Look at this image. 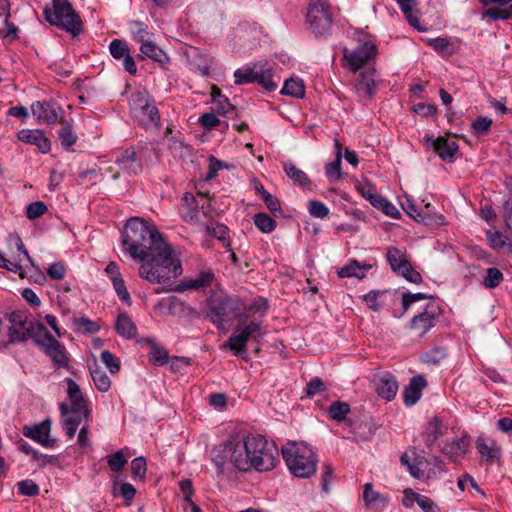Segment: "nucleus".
Listing matches in <instances>:
<instances>
[{
  "mask_svg": "<svg viewBox=\"0 0 512 512\" xmlns=\"http://www.w3.org/2000/svg\"><path fill=\"white\" fill-rule=\"evenodd\" d=\"M376 209L382 211L385 215L394 219H399L401 215L396 206L384 197L381 198Z\"/></svg>",
  "mask_w": 512,
  "mask_h": 512,
  "instance_id": "69168bd1",
  "label": "nucleus"
},
{
  "mask_svg": "<svg viewBox=\"0 0 512 512\" xmlns=\"http://www.w3.org/2000/svg\"><path fill=\"white\" fill-rule=\"evenodd\" d=\"M100 358L110 373L116 374L120 371V361L109 350L102 351Z\"/></svg>",
  "mask_w": 512,
  "mask_h": 512,
  "instance_id": "13d9d810",
  "label": "nucleus"
},
{
  "mask_svg": "<svg viewBox=\"0 0 512 512\" xmlns=\"http://www.w3.org/2000/svg\"><path fill=\"white\" fill-rule=\"evenodd\" d=\"M32 115L40 124L62 122V109L52 101H36L31 105Z\"/></svg>",
  "mask_w": 512,
  "mask_h": 512,
  "instance_id": "f3484780",
  "label": "nucleus"
},
{
  "mask_svg": "<svg viewBox=\"0 0 512 512\" xmlns=\"http://www.w3.org/2000/svg\"><path fill=\"white\" fill-rule=\"evenodd\" d=\"M424 143L426 146L433 148L442 161L448 163L455 161L459 150V146L455 141L449 140L444 136L434 138L432 135L426 134L424 136Z\"/></svg>",
  "mask_w": 512,
  "mask_h": 512,
  "instance_id": "dca6fc26",
  "label": "nucleus"
},
{
  "mask_svg": "<svg viewBox=\"0 0 512 512\" xmlns=\"http://www.w3.org/2000/svg\"><path fill=\"white\" fill-rule=\"evenodd\" d=\"M308 211L311 216L323 219L328 216L329 208L321 201L311 200L308 203Z\"/></svg>",
  "mask_w": 512,
  "mask_h": 512,
  "instance_id": "bf43d9fd",
  "label": "nucleus"
},
{
  "mask_svg": "<svg viewBox=\"0 0 512 512\" xmlns=\"http://www.w3.org/2000/svg\"><path fill=\"white\" fill-rule=\"evenodd\" d=\"M10 326L8 328V344L26 342L32 339L36 344V339L41 337L47 329L42 323L29 320L24 311H12L8 315Z\"/></svg>",
  "mask_w": 512,
  "mask_h": 512,
  "instance_id": "423d86ee",
  "label": "nucleus"
},
{
  "mask_svg": "<svg viewBox=\"0 0 512 512\" xmlns=\"http://www.w3.org/2000/svg\"><path fill=\"white\" fill-rule=\"evenodd\" d=\"M335 480L334 469L330 464H324L321 472V488L325 493L330 492L329 484Z\"/></svg>",
  "mask_w": 512,
  "mask_h": 512,
  "instance_id": "052dcab7",
  "label": "nucleus"
},
{
  "mask_svg": "<svg viewBox=\"0 0 512 512\" xmlns=\"http://www.w3.org/2000/svg\"><path fill=\"white\" fill-rule=\"evenodd\" d=\"M416 503L423 510V512H440L439 506L429 497L417 494Z\"/></svg>",
  "mask_w": 512,
  "mask_h": 512,
  "instance_id": "338daca9",
  "label": "nucleus"
},
{
  "mask_svg": "<svg viewBox=\"0 0 512 512\" xmlns=\"http://www.w3.org/2000/svg\"><path fill=\"white\" fill-rule=\"evenodd\" d=\"M370 264H360L356 260L350 261L348 264L338 270V276L340 278L355 277L357 279H363L366 276V272L371 269Z\"/></svg>",
  "mask_w": 512,
  "mask_h": 512,
  "instance_id": "2f4dec72",
  "label": "nucleus"
},
{
  "mask_svg": "<svg viewBox=\"0 0 512 512\" xmlns=\"http://www.w3.org/2000/svg\"><path fill=\"white\" fill-rule=\"evenodd\" d=\"M257 66H245L243 68H239L234 72L235 84L242 85L247 83H254L257 74H258Z\"/></svg>",
  "mask_w": 512,
  "mask_h": 512,
  "instance_id": "ea45409f",
  "label": "nucleus"
},
{
  "mask_svg": "<svg viewBox=\"0 0 512 512\" xmlns=\"http://www.w3.org/2000/svg\"><path fill=\"white\" fill-rule=\"evenodd\" d=\"M18 139L24 143L35 145L42 153H48L51 142L41 130L22 129L18 132Z\"/></svg>",
  "mask_w": 512,
  "mask_h": 512,
  "instance_id": "a878e982",
  "label": "nucleus"
},
{
  "mask_svg": "<svg viewBox=\"0 0 512 512\" xmlns=\"http://www.w3.org/2000/svg\"><path fill=\"white\" fill-rule=\"evenodd\" d=\"M400 462L403 466H406L409 473L415 479H420L424 476V471L420 467V463L417 461L411 462L410 457L407 453H404L400 457Z\"/></svg>",
  "mask_w": 512,
  "mask_h": 512,
  "instance_id": "5fc2aeb1",
  "label": "nucleus"
},
{
  "mask_svg": "<svg viewBox=\"0 0 512 512\" xmlns=\"http://www.w3.org/2000/svg\"><path fill=\"white\" fill-rule=\"evenodd\" d=\"M284 171L286 175L294 182V184L299 185L303 188L309 187L311 181L307 174L301 169L297 168L292 163H285L283 165Z\"/></svg>",
  "mask_w": 512,
  "mask_h": 512,
  "instance_id": "f704fd0d",
  "label": "nucleus"
},
{
  "mask_svg": "<svg viewBox=\"0 0 512 512\" xmlns=\"http://www.w3.org/2000/svg\"><path fill=\"white\" fill-rule=\"evenodd\" d=\"M36 345L50 358L57 369L71 370V357L65 345L55 339L47 329L41 337L36 339Z\"/></svg>",
  "mask_w": 512,
  "mask_h": 512,
  "instance_id": "1a4fd4ad",
  "label": "nucleus"
},
{
  "mask_svg": "<svg viewBox=\"0 0 512 512\" xmlns=\"http://www.w3.org/2000/svg\"><path fill=\"white\" fill-rule=\"evenodd\" d=\"M503 218L506 228L512 230V187L503 202Z\"/></svg>",
  "mask_w": 512,
  "mask_h": 512,
  "instance_id": "0e129e2a",
  "label": "nucleus"
},
{
  "mask_svg": "<svg viewBox=\"0 0 512 512\" xmlns=\"http://www.w3.org/2000/svg\"><path fill=\"white\" fill-rule=\"evenodd\" d=\"M503 280V273L496 267H490L486 271V277L483 281V285L485 288L493 289L499 286Z\"/></svg>",
  "mask_w": 512,
  "mask_h": 512,
  "instance_id": "49530a36",
  "label": "nucleus"
},
{
  "mask_svg": "<svg viewBox=\"0 0 512 512\" xmlns=\"http://www.w3.org/2000/svg\"><path fill=\"white\" fill-rule=\"evenodd\" d=\"M142 117H145L149 120L150 123L157 125L160 121L159 110L155 106L154 101L150 100L147 103V106L143 108V110L139 111Z\"/></svg>",
  "mask_w": 512,
  "mask_h": 512,
  "instance_id": "680f3d73",
  "label": "nucleus"
},
{
  "mask_svg": "<svg viewBox=\"0 0 512 512\" xmlns=\"http://www.w3.org/2000/svg\"><path fill=\"white\" fill-rule=\"evenodd\" d=\"M122 251L139 263V275L151 284H167L182 266L161 233L138 217L130 218L122 233Z\"/></svg>",
  "mask_w": 512,
  "mask_h": 512,
  "instance_id": "f257e3e1",
  "label": "nucleus"
},
{
  "mask_svg": "<svg viewBox=\"0 0 512 512\" xmlns=\"http://www.w3.org/2000/svg\"><path fill=\"white\" fill-rule=\"evenodd\" d=\"M6 241L10 250V258H7L4 253L0 251V268L18 273L21 278H24L22 266L23 258H25L32 266H34V262L18 234L10 233L6 238Z\"/></svg>",
  "mask_w": 512,
  "mask_h": 512,
  "instance_id": "6e6552de",
  "label": "nucleus"
},
{
  "mask_svg": "<svg viewBox=\"0 0 512 512\" xmlns=\"http://www.w3.org/2000/svg\"><path fill=\"white\" fill-rule=\"evenodd\" d=\"M336 147V157L335 159L326 164L325 166V174L330 181L339 180L342 177L341 165H342V153H341V144L336 139L335 140Z\"/></svg>",
  "mask_w": 512,
  "mask_h": 512,
  "instance_id": "72a5a7b5",
  "label": "nucleus"
},
{
  "mask_svg": "<svg viewBox=\"0 0 512 512\" xmlns=\"http://www.w3.org/2000/svg\"><path fill=\"white\" fill-rule=\"evenodd\" d=\"M65 382L71 406L69 407L66 403H61L59 410L62 416V427L67 437L72 439L82 420L89 419L90 410L87 407V399L84 397L80 386L71 378H66Z\"/></svg>",
  "mask_w": 512,
  "mask_h": 512,
  "instance_id": "f03ea898",
  "label": "nucleus"
},
{
  "mask_svg": "<svg viewBox=\"0 0 512 512\" xmlns=\"http://www.w3.org/2000/svg\"><path fill=\"white\" fill-rule=\"evenodd\" d=\"M207 307V317L217 326L223 325L233 316L237 317L239 322L244 317V313H240V301L221 288L212 290L207 299Z\"/></svg>",
  "mask_w": 512,
  "mask_h": 512,
  "instance_id": "39448f33",
  "label": "nucleus"
},
{
  "mask_svg": "<svg viewBox=\"0 0 512 512\" xmlns=\"http://www.w3.org/2000/svg\"><path fill=\"white\" fill-rule=\"evenodd\" d=\"M493 124V121L491 118L485 117V116H478L472 123L471 128L473 129V132L476 136H483L486 135Z\"/></svg>",
  "mask_w": 512,
  "mask_h": 512,
  "instance_id": "3c124183",
  "label": "nucleus"
},
{
  "mask_svg": "<svg viewBox=\"0 0 512 512\" xmlns=\"http://www.w3.org/2000/svg\"><path fill=\"white\" fill-rule=\"evenodd\" d=\"M140 52L144 57L151 58L161 65L170 61L168 55L152 41L143 42L140 46Z\"/></svg>",
  "mask_w": 512,
  "mask_h": 512,
  "instance_id": "473e14b6",
  "label": "nucleus"
},
{
  "mask_svg": "<svg viewBox=\"0 0 512 512\" xmlns=\"http://www.w3.org/2000/svg\"><path fill=\"white\" fill-rule=\"evenodd\" d=\"M374 72L375 70L371 69L360 72L355 82L354 89L362 103H366L370 100L377 91Z\"/></svg>",
  "mask_w": 512,
  "mask_h": 512,
  "instance_id": "6ab92c4d",
  "label": "nucleus"
},
{
  "mask_svg": "<svg viewBox=\"0 0 512 512\" xmlns=\"http://www.w3.org/2000/svg\"><path fill=\"white\" fill-rule=\"evenodd\" d=\"M249 440H254L261 444L258 448L250 449L251 469L260 472L273 469L278 461L276 446L269 443L267 439L261 435H249Z\"/></svg>",
  "mask_w": 512,
  "mask_h": 512,
  "instance_id": "9d476101",
  "label": "nucleus"
},
{
  "mask_svg": "<svg viewBox=\"0 0 512 512\" xmlns=\"http://www.w3.org/2000/svg\"><path fill=\"white\" fill-rule=\"evenodd\" d=\"M421 214H416L419 223L426 226H441L445 222V218L441 213L435 211L434 207L429 203H424V207L420 209Z\"/></svg>",
  "mask_w": 512,
  "mask_h": 512,
  "instance_id": "7c9ffc66",
  "label": "nucleus"
},
{
  "mask_svg": "<svg viewBox=\"0 0 512 512\" xmlns=\"http://www.w3.org/2000/svg\"><path fill=\"white\" fill-rule=\"evenodd\" d=\"M470 446L468 436L447 442L441 449L442 453L446 455L451 461L456 462L459 458L463 457Z\"/></svg>",
  "mask_w": 512,
  "mask_h": 512,
  "instance_id": "cd10ccee",
  "label": "nucleus"
},
{
  "mask_svg": "<svg viewBox=\"0 0 512 512\" xmlns=\"http://www.w3.org/2000/svg\"><path fill=\"white\" fill-rule=\"evenodd\" d=\"M232 455L230 437L223 444H220L212 449V461L216 465L219 473L223 474L228 465H232Z\"/></svg>",
  "mask_w": 512,
  "mask_h": 512,
  "instance_id": "393cba45",
  "label": "nucleus"
},
{
  "mask_svg": "<svg viewBox=\"0 0 512 512\" xmlns=\"http://www.w3.org/2000/svg\"><path fill=\"white\" fill-rule=\"evenodd\" d=\"M281 93L295 98H302L305 94L304 84L301 80L288 79L285 81Z\"/></svg>",
  "mask_w": 512,
  "mask_h": 512,
  "instance_id": "c03bdc74",
  "label": "nucleus"
},
{
  "mask_svg": "<svg viewBox=\"0 0 512 512\" xmlns=\"http://www.w3.org/2000/svg\"><path fill=\"white\" fill-rule=\"evenodd\" d=\"M131 475L134 481L145 479L147 464L144 457H137L131 461Z\"/></svg>",
  "mask_w": 512,
  "mask_h": 512,
  "instance_id": "8fccbe9b",
  "label": "nucleus"
},
{
  "mask_svg": "<svg viewBox=\"0 0 512 512\" xmlns=\"http://www.w3.org/2000/svg\"><path fill=\"white\" fill-rule=\"evenodd\" d=\"M386 259L393 272L403 276L407 281L419 284L422 282L421 274L416 271L407 258L405 250L397 247H388L386 252Z\"/></svg>",
  "mask_w": 512,
  "mask_h": 512,
  "instance_id": "9b49d317",
  "label": "nucleus"
},
{
  "mask_svg": "<svg viewBox=\"0 0 512 512\" xmlns=\"http://www.w3.org/2000/svg\"><path fill=\"white\" fill-rule=\"evenodd\" d=\"M282 456L289 471L296 477L309 478L316 472L317 456L307 445L288 444L282 448Z\"/></svg>",
  "mask_w": 512,
  "mask_h": 512,
  "instance_id": "20e7f679",
  "label": "nucleus"
},
{
  "mask_svg": "<svg viewBox=\"0 0 512 512\" xmlns=\"http://www.w3.org/2000/svg\"><path fill=\"white\" fill-rule=\"evenodd\" d=\"M448 427L443 419L439 416H434L424 427L422 432V439L428 449H432L438 439L447 433Z\"/></svg>",
  "mask_w": 512,
  "mask_h": 512,
  "instance_id": "5701e85b",
  "label": "nucleus"
},
{
  "mask_svg": "<svg viewBox=\"0 0 512 512\" xmlns=\"http://www.w3.org/2000/svg\"><path fill=\"white\" fill-rule=\"evenodd\" d=\"M441 314L442 309L440 305L435 300H430L423 310L410 320L409 327L418 332L419 335H425L436 325Z\"/></svg>",
  "mask_w": 512,
  "mask_h": 512,
  "instance_id": "ddd939ff",
  "label": "nucleus"
},
{
  "mask_svg": "<svg viewBox=\"0 0 512 512\" xmlns=\"http://www.w3.org/2000/svg\"><path fill=\"white\" fill-rule=\"evenodd\" d=\"M128 460L125 457L122 450H119L113 454L107 456V463L111 471L113 472H121Z\"/></svg>",
  "mask_w": 512,
  "mask_h": 512,
  "instance_id": "09e8293b",
  "label": "nucleus"
},
{
  "mask_svg": "<svg viewBox=\"0 0 512 512\" xmlns=\"http://www.w3.org/2000/svg\"><path fill=\"white\" fill-rule=\"evenodd\" d=\"M376 392L379 397L391 401L395 398L398 391V382L396 377L390 372H382L374 376Z\"/></svg>",
  "mask_w": 512,
  "mask_h": 512,
  "instance_id": "4be33fe9",
  "label": "nucleus"
},
{
  "mask_svg": "<svg viewBox=\"0 0 512 512\" xmlns=\"http://www.w3.org/2000/svg\"><path fill=\"white\" fill-rule=\"evenodd\" d=\"M90 375L95 387L100 392H107L111 388V380L108 375L97 365L90 368Z\"/></svg>",
  "mask_w": 512,
  "mask_h": 512,
  "instance_id": "4c0bfd02",
  "label": "nucleus"
},
{
  "mask_svg": "<svg viewBox=\"0 0 512 512\" xmlns=\"http://www.w3.org/2000/svg\"><path fill=\"white\" fill-rule=\"evenodd\" d=\"M46 211L47 206L41 201H36L28 205L26 209V215L29 219L34 220L42 216Z\"/></svg>",
  "mask_w": 512,
  "mask_h": 512,
  "instance_id": "774afa93",
  "label": "nucleus"
},
{
  "mask_svg": "<svg viewBox=\"0 0 512 512\" xmlns=\"http://www.w3.org/2000/svg\"><path fill=\"white\" fill-rule=\"evenodd\" d=\"M216 280L215 274L211 269L200 271L195 277L184 279L181 281L175 291L184 292L187 290H203L211 287Z\"/></svg>",
  "mask_w": 512,
  "mask_h": 512,
  "instance_id": "412c9836",
  "label": "nucleus"
},
{
  "mask_svg": "<svg viewBox=\"0 0 512 512\" xmlns=\"http://www.w3.org/2000/svg\"><path fill=\"white\" fill-rule=\"evenodd\" d=\"M115 330L118 335L125 339H132L137 334V327L126 312L118 314Z\"/></svg>",
  "mask_w": 512,
  "mask_h": 512,
  "instance_id": "c756f323",
  "label": "nucleus"
},
{
  "mask_svg": "<svg viewBox=\"0 0 512 512\" xmlns=\"http://www.w3.org/2000/svg\"><path fill=\"white\" fill-rule=\"evenodd\" d=\"M309 28L317 39L331 34L333 23L332 6L328 0H310L306 13Z\"/></svg>",
  "mask_w": 512,
  "mask_h": 512,
  "instance_id": "0eeeda50",
  "label": "nucleus"
},
{
  "mask_svg": "<svg viewBox=\"0 0 512 512\" xmlns=\"http://www.w3.org/2000/svg\"><path fill=\"white\" fill-rule=\"evenodd\" d=\"M45 20L53 26L77 37L83 30V22L79 13L69 0H52V7L43 11Z\"/></svg>",
  "mask_w": 512,
  "mask_h": 512,
  "instance_id": "7ed1b4c3",
  "label": "nucleus"
},
{
  "mask_svg": "<svg viewBox=\"0 0 512 512\" xmlns=\"http://www.w3.org/2000/svg\"><path fill=\"white\" fill-rule=\"evenodd\" d=\"M253 220L262 233H271L276 229V221L264 212L256 213Z\"/></svg>",
  "mask_w": 512,
  "mask_h": 512,
  "instance_id": "37998d69",
  "label": "nucleus"
},
{
  "mask_svg": "<svg viewBox=\"0 0 512 512\" xmlns=\"http://www.w3.org/2000/svg\"><path fill=\"white\" fill-rule=\"evenodd\" d=\"M254 83L263 87L266 91H274L277 84L273 81L271 69H260Z\"/></svg>",
  "mask_w": 512,
  "mask_h": 512,
  "instance_id": "de8ad7c7",
  "label": "nucleus"
},
{
  "mask_svg": "<svg viewBox=\"0 0 512 512\" xmlns=\"http://www.w3.org/2000/svg\"><path fill=\"white\" fill-rule=\"evenodd\" d=\"M326 385L319 377L312 378L306 385L305 393L308 397H313L318 393L324 392Z\"/></svg>",
  "mask_w": 512,
  "mask_h": 512,
  "instance_id": "e2e57ef3",
  "label": "nucleus"
},
{
  "mask_svg": "<svg viewBox=\"0 0 512 512\" xmlns=\"http://www.w3.org/2000/svg\"><path fill=\"white\" fill-rule=\"evenodd\" d=\"M247 316L244 314L242 321H238L235 332L228 338L225 347L229 348L235 356L243 357L246 353V344L250 339H253L251 333L241 324L246 320Z\"/></svg>",
  "mask_w": 512,
  "mask_h": 512,
  "instance_id": "aec40b11",
  "label": "nucleus"
},
{
  "mask_svg": "<svg viewBox=\"0 0 512 512\" xmlns=\"http://www.w3.org/2000/svg\"><path fill=\"white\" fill-rule=\"evenodd\" d=\"M112 285L120 301L127 306H131L132 300L123 278L113 279Z\"/></svg>",
  "mask_w": 512,
  "mask_h": 512,
  "instance_id": "603ef678",
  "label": "nucleus"
},
{
  "mask_svg": "<svg viewBox=\"0 0 512 512\" xmlns=\"http://www.w3.org/2000/svg\"><path fill=\"white\" fill-rule=\"evenodd\" d=\"M448 355V351L445 347L437 346L427 351L421 356L423 363L428 365L440 364Z\"/></svg>",
  "mask_w": 512,
  "mask_h": 512,
  "instance_id": "79ce46f5",
  "label": "nucleus"
},
{
  "mask_svg": "<svg viewBox=\"0 0 512 512\" xmlns=\"http://www.w3.org/2000/svg\"><path fill=\"white\" fill-rule=\"evenodd\" d=\"M150 345L149 361L155 365H164L168 360V352L165 348L159 346L154 339H148Z\"/></svg>",
  "mask_w": 512,
  "mask_h": 512,
  "instance_id": "58836bf2",
  "label": "nucleus"
},
{
  "mask_svg": "<svg viewBox=\"0 0 512 512\" xmlns=\"http://www.w3.org/2000/svg\"><path fill=\"white\" fill-rule=\"evenodd\" d=\"M232 447V465L241 470L251 469L250 449L258 448L260 442L249 440V435L240 438L238 435L230 436Z\"/></svg>",
  "mask_w": 512,
  "mask_h": 512,
  "instance_id": "f8f14e48",
  "label": "nucleus"
},
{
  "mask_svg": "<svg viewBox=\"0 0 512 512\" xmlns=\"http://www.w3.org/2000/svg\"><path fill=\"white\" fill-rule=\"evenodd\" d=\"M397 4L399 5L401 11L405 15L406 20L408 23L417 28L419 31H423L419 26V19L418 16L414 13L413 8L416 5V0H395Z\"/></svg>",
  "mask_w": 512,
  "mask_h": 512,
  "instance_id": "e433bc0d",
  "label": "nucleus"
},
{
  "mask_svg": "<svg viewBox=\"0 0 512 512\" xmlns=\"http://www.w3.org/2000/svg\"><path fill=\"white\" fill-rule=\"evenodd\" d=\"M377 47L371 40L360 43L354 50L347 48L343 51V60L352 72L361 69L369 59L375 56Z\"/></svg>",
  "mask_w": 512,
  "mask_h": 512,
  "instance_id": "4468645a",
  "label": "nucleus"
},
{
  "mask_svg": "<svg viewBox=\"0 0 512 512\" xmlns=\"http://www.w3.org/2000/svg\"><path fill=\"white\" fill-rule=\"evenodd\" d=\"M488 18L490 21L508 20L512 18V5L508 7H491L482 14V19Z\"/></svg>",
  "mask_w": 512,
  "mask_h": 512,
  "instance_id": "a19ab883",
  "label": "nucleus"
},
{
  "mask_svg": "<svg viewBox=\"0 0 512 512\" xmlns=\"http://www.w3.org/2000/svg\"><path fill=\"white\" fill-rule=\"evenodd\" d=\"M476 448L487 463H493L500 458V450L493 440L479 437L476 441Z\"/></svg>",
  "mask_w": 512,
  "mask_h": 512,
  "instance_id": "c85d7f7f",
  "label": "nucleus"
},
{
  "mask_svg": "<svg viewBox=\"0 0 512 512\" xmlns=\"http://www.w3.org/2000/svg\"><path fill=\"white\" fill-rule=\"evenodd\" d=\"M115 163L128 174H138L144 166V150L135 147L127 148L119 153Z\"/></svg>",
  "mask_w": 512,
  "mask_h": 512,
  "instance_id": "2eb2a0df",
  "label": "nucleus"
},
{
  "mask_svg": "<svg viewBox=\"0 0 512 512\" xmlns=\"http://www.w3.org/2000/svg\"><path fill=\"white\" fill-rule=\"evenodd\" d=\"M63 125L58 130V138L60 140V143L62 147H64L66 150H69L74 144H76L78 136L72 129V126L70 123L65 122L62 120Z\"/></svg>",
  "mask_w": 512,
  "mask_h": 512,
  "instance_id": "c9c22d12",
  "label": "nucleus"
},
{
  "mask_svg": "<svg viewBox=\"0 0 512 512\" xmlns=\"http://www.w3.org/2000/svg\"><path fill=\"white\" fill-rule=\"evenodd\" d=\"M328 412L332 420L342 422L350 412V405L347 402L335 401L329 406Z\"/></svg>",
  "mask_w": 512,
  "mask_h": 512,
  "instance_id": "a18cd8bd",
  "label": "nucleus"
},
{
  "mask_svg": "<svg viewBox=\"0 0 512 512\" xmlns=\"http://www.w3.org/2000/svg\"><path fill=\"white\" fill-rule=\"evenodd\" d=\"M150 101V97L146 91H138L131 95L130 107L134 111H140L147 106Z\"/></svg>",
  "mask_w": 512,
  "mask_h": 512,
  "instance_id": "4d7b16f0",
  "label": "nucleus"
},
{
  "mask_svg": "<svg viewBox=\"0 0 512 512\" xmlns=\"http://www.w3.org/2000/svg\"><path fill=\"white\" fill-rule=\"evenodd\" d=\"M427 381L422 375L413 376L403 391V402L406 406L415 405L422 396Z\"/></svg>",
  "mask_w": 512,
  "mask_h": 512,
  "instance_id": "b1692460",
  "label": "nucleus"
},
{
  "mask_svg": "<svg viewBox=\"0 0 512 512\" xmlns=\"http://www.w3.org/2000/svg\"><path fill=\"white\" fill-rule=\"evenodd\" d=\"M18 494L23 496H37L40 493V488L37 483L31 479H25L17 483Z\"/></svg>",
  "mask_w": 512,
  "mask_h": 512,
  "instance_id": "864d4df0",
  "label": "nucleus"
},
{
  "mask_svg": "<svg viewBox=\"0 0 512 512\" xmlns=\"http://www.w3.org/2000/svg\"><path fill=\"white\" fill-rule=\"evenodd\" d=\"M109 51L114 59L120 60L129 53V47L124 41L114 39L109 44Z\"/></svg>",
  "mask_w": 512,
  "mask_h": 512,
  "instance_id": "6e6d98bb",
  "label": "nucleus"
},
{
  "mask_svg": "<svg viewBox=\"0 0 512 512\" xmlns=\"http://www.w3.org/2000/svg\"><path fill=\"white\" fill-rule=\"evenodd\" d=\"M363 499L367 508L375 511L383 510L389 502V497L375 491L370 483L364 485Z\"/></svg>",
  "mask_w": 512,
  "mask_h": 512,
  "instance_id": "bb28decb",
  "label": "nucleus"
},
{
  "mask_svg": "<svg viewBox=\"0 0 512 512\" xmlns=\"http://www.w3.org/2000/svg\"><path fill=\"white\" fill-rule=\"evenodd\" d=\"M50 431L51 421L49 419L32 426L25 425L23 427V435L25 437L34 440L45 448H52L56 442V440L50 436Z\"/></svg>",
  "mask_w": 512,
  "mask_h": 512,
  "instance_id": "a211bd4d",
  "label": "nucleus"
}]
</instances>
